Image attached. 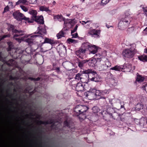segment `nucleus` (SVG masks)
<instances>
[{
	"instance_id": "obj_1",
	"label": "nucleus",
	"mask_w": 147,
	"mask_h": 147,
	"mask_svg": "<svg viewBox=\"0 0 147 147\" xmlns=\"http://www.w3.org/2000/svg\"><path fill=\"white\" fill-rule=\"evenodd\" d=\"M26 118L28 119L25 120L23 117V119H20L21 123L24 125L30 128L29 129H35L34 128L36 125H46L47 124H51V129H58V127L61 125L60 122L55 121L49 119L47 121H42L36 120L35 118L30 116L29 113L25 115ZM0 129H18L17 128H0ZM19 129H25V128H19ZM26 129H28L26 128Z\"/></svg>"
},
{
	"instance_id": "obj_2",
	"label": "nucleus",
	"mask_w": 147,
	"mask_h": 147,
	"mask_svg": "<svg viewBox=\"0 0 147 147\" xmlns=\"http://www.w3.org/2000/svg\"><path fill=\"white\" fill-rule=\"evenodd\" d=\"M109 92V89L100 90L95 88H90L88 93L87 94L86 96H89V98H90V96H92L93 98L94 96H95L96 98L97 99H105V98L103 96L105 95L108 94Z\"/></svg>"
},
{
	"instance_id": "obj_3",
	"label": "nucleus",
	"mask_w": 147,
	"mask_h": 147,
	"mask_svg": "<svg viewBox=\"0 0 147 147\" xmlns=\"http://www.w3.org/2000/svg\"><path fill=\"white\" fill-rule=\"evenodd\" d=\"M129 46L131 47L129 49H126L123 50L122 55L125 57L132 58L136 52V45L134 43L130 44Z\"/></svg>"
},
{
	"instance_id": "obj_4",
	"label": "nucleus",
	"mask_w": 147,
	"mask_h": 147,
	"mask_svg": "<svg viewBox=\"0 0 147 147\" xmlns=\"http://www.w3.org/2000/svg\"><path fill=\"white\" fill-rule=\"evenodd\" d=\"M130 19L127 17H123L119 23L118 27L121 30H124L129 26L131 22Z\"/></svg>"
},
{
	"instance_id": "obj_5",
	"label": "nucleus",
	"mask_w": 147,
	"mask_h": 147,
	"mask_svg": "<svg viewBox=\"0 0 147 147\" xmlns=\"http://www.w3.org/2000/svg\"><path fill=\"white\" fill-rule=\"evenodd\" d=\"M81 109L80 112H79L78 114H77V115L79 116L80 120L82 121L86 118V113L88 109V108L86 106L82 105Z\"/></svg>"
},
{
	"instance_id": "obj_6",
	"label": "nucleus",
	"mask_w": 147,
	"mask_h": 147,
	"mask_svg": "<svg viewBox=\"0 0 147 147\" xmlns=\"http://www.w3.org/2000/svg\"><path fill=\"white\" fill-rule=\"evenodd\" d=\"M88 81L94 82H100L102 81V78L98 74H92V77H91L90 75H88Z\"/></svg>"
},
{
	"instance_id": "obj_7",
	"label": "nucleus",
	"mask_w": 147,
	"mask_h": 147,
	"mask_svg": "<svg viewBox=\"0 0 147 147\" xmlns=\"http://www.w3.org/2000/svg\"><path fill=\"white\" fill-rule=\"evenodd\" d=\"M106 108L107 111H106L112 115L115 116L117 119L118 118L119 114L116 112L117 109L116 108H113V107H111L109 105L107 106Z\"/></svg>"
},
{
	"instance_id": "obj_8",
	"label": "nucleus",
	"mask_w": 147,
	"mask_h": 147,
	"mask_svg": "<svg viewBox=\"0 0 147 147\" xmlns=\"http://www.w3.org/2000/svg\"><path fill=\"white\" fill-rule=\"evenodd\" d=\"M101 30H100L92 29L88 31V35L91 36L92 37H95L96 38L100 37Z\"/></svg>"
},
{
	"instance_id": "obj_9",
	"label": "nucleus",
	"mask_w": 147,
	"mask_h": 147,
	"mask_svg": "<svg viewBox=\"0 0 147 147\" xmlns=\"http://www.w3.org/2000/svg\"><path fill=\"white\" fill-rule=\"evenodd\" d=\"M118 117L120 118V120L122 121L125 122H129L131 119L129 114L128 113H123L122 114H119Z\"/></svg>"
},
{
	"instance_id": "obj_10",
	"label": "nucleus",
	"mask_w": 147,
	"mask_h": 147,
	"mask_svg": "<svg viewBox=\"0 0 147 147\" xmlns=\"http://www.w3.org/2000/svg\"><path fill=\"white\" fill-rule=\"evenodd\" d=\"M102 115L103 116V119L105 121H110L111 119H116L115 116L114 115H112L111 114H109L106 111H103L101 113Z\"/></svg>"
},
{
	"instance_id": "obj_11",
	"label": "nucleus",
	"mask_w": 147,
	"mask_h": 147,
	"mask_svg": "<svg viewBox=\"0 0 147 147\" xmlns=\"http://www.w3.org/2000/svg\"><path fill=\"white\" fill-rule=\"evenodd\" d=\"M75 79L78 80H80L82 83H85L87 79V77L85 74L78 73L76 75Z\"/></svg>"
},
{
	"instance_id": "obj_12",
	"label": "nucleus",
	"mask_w": 147,
	"mask_h": 147,
	"mask_svg": "<svg viewBox=\"0 0 147 147\" xmlns=\"http://www.w3.org/2000/svg\"><path fill=\"white\" fill-rule=\"evenodd\" d=\"M46 43L50 44L51 45V47L49 49L50 50L53 48V46L57 44L58 43H57L56 41L54 40L53 39L47 38H45L44 41L43 42H42V44H43Z\"/></svg>"
},
{
	"instance_id": "obj_13",
	"label": "nucleus",
	"mask_w": 147,
	"mask_h": 147,
	"mask_svg": "<svg viewBox=\"0 0 147 147\" xmlns=\"http://www.w3.org/2000/svg\"><path fill=\"white\" fill-rule=\"evenodd\" d=\"M13 15L15 19L18 21H22V19L24 14L16 11L13 13Z\"/></svg>"
},
{
	"instance_id": "obj_14",
	"label": "nucleus",
	"mask_w": 147,
	"mask_h": 147,
	"mask_svg": "<svg viewBox=\"0 0 147 147\" xmlns=\"http://www.w3.org/2000/svg\"><path fill=\"white\" fill-rule=\"evenodd\" d=\"M85 52V50L83 49L80 47L79 49L76 51L75 53L78 58H80L81 59H83V54Z\"/></svg>"
},
{
	"instance_id": "obj_15",
	"label": "nucleus",
	"mask_w": 147,
	"mask_h": 147,
	"mask_svg": "<svg viewBox=\"0 0 147 147\" xmlns=\"http://www.w3.org/2000/svg\"><path fill=\"white\" fill-rule=\"evenodd\" d=\"M44 25L43 27H41V26H39L38 28V31L36 33L35 32V33H37L38 34L44 35V34H46V31Z\"/></svg>"
},
{
	"instance_id": "obj_16",
	"label": "nucleus",
	"mask_w": 147,
	"mask_h": 147,
	"mask_svg": "<svg viewBox=\"0 0 147 147\" xmlns=\"http://www.w3.org/2000/svg\"><path fill=\"white\" fill-rule=\"evenodd\" d=\"M33 20L37 22L39 24H44V18L42 16H37Z\"/></svg>"
},
{
	"instance_id": "obj_17",
	"label": "nucleus",
	"mask_w": 147,
	"mask_h": 147,
	"mask_svg": "<svg viewBox=\"0 0 147 147\" xmlns=\"http://www.w3.org/2000/svg\"><path fill=\"white\" fill-rule=\"evenodd\" d=\"M83 83H78L75 88L76 90L78 92L84 90L85 85Z\"/></svg>"
},
{
	"instance_id": "obj_18",
	"label": "nucleus",
	"mask_w": 147,
	"mask_h": 147,
	"mask_svg": "<svg viewBox=\"0 0 147 147\" xmlns=\"http://www.w3.org/2000/svg\"><path fill=\"white\" fill-rule=\"evenodd\" d=\"M28 13L31 16V18L32 20L36 18L38 14L36 10L31 9H29Z\"/></svg>"
},
{
	"instance_id": "obj_19",
	"label": "nucleus",
	"mask_w": 147,
	"mask_h": 147,
	"mask_svg": "<svg viewBox=\"0 0 147 147\" xmlns=\"http://www.w3.org/2000/svg\"><path fill=\"white\" fill-rule=\"evenodd\" d=\"M9 28L11 30L13 34L14 33H23L24 31L22 30H18L15 29V26L12 25H10L9 26Z\"/></svg>"
},
{
	"instance_id": "obj_20",
	"label": "nucleus",
	"mask_w": 147,
	"mask_h": 147,
	"mask_svg": "<svg viewBox=\"0 0 147 147\" xmlns=\"http://www.w3.org/2000/svg\"><path fill=\"white\" fill-rule=\"evenodd\" d=\"M89 54H95L98 51V47L95 45H91L89 50Z\"/></svg>"
},
{
	"instance_id": "obj_21",
	"label": "nucleus",
	"mask_w": 147,
	"mask_h": 147,
	"mask_svg": "<svg viewBox=\"0 0 147 147\" xmlns=\"http://www.w3.org/2000/svg\"><path fill=\"white\" fill-rule=\"evenodd\" d=\"M44 36L38 34L35 35V36L34 37H35L34 38L35 39V42L37 43L41 42L44 39Z\"/></svg>"
},
{
	"instance_id": "obj_22",
	"label": "nucleus",
	"mask_w": 147,
	"mask_h": 147,
	"mask_svg": "<svg viewBox=\"0 0 147 147\" xmlns=\"http://www.w3.org/2000/svg\"><path fill=\"white\" fill-rule=\"evenodd\" d=\"M102 63H104L105 66L107 67V69L109 67L111 66V64L109 62L108 59L106 57H103L102 58Z\"/></svg>"
},
{
	"instance_id": "obj_23",
	"label": "nucleus",
	"mask_w": 147,
	"mask_h": 147,
	"mask_svg": "<svg viewBox=\"0 0 147 147\" xmlns=\"http://www.w3.org/2000/svg\"><path fill=\"white\" fill-rule=\"evenodd\" d=\"M34 36L35 35H32L30 37L26 39L25 40V42L28 43L29 45L33 43L34 42H35V39L34 38L35 37H34Z\"/></svg>"
},
{
	"instance_id": "obj_24",
	"label": "nucleus",
	"mask_w": 147,
	"mask_h": 147,
	"mask_svg": "<svg viewBox=\"0 0 147 147\" xmlns=\"http://www.w3.org/2000/svg\"><path fill=\"white\" fill-rule=\"evenodd\" d=\"M91 44L88 42H84L82 44V45L81 47L82 49L85 50V51L87 49L89 50L90 49V47Z\"/></svg>"
},
{
	"instance_id": "obj_25",
	"label": "nucleus",
	"mask_w": 147,
	"mask_h": 147,
	"mask_svg": "<svg viewBox=\"0 0 147 147\" xmlns=\"http://www.w3.org/2000/svg\"><path fill=\"white\" fill-rule=\"evenodd\" d=\"M53 19L55 21L58 20L60 22L63 20L64 21V24H67L65 21V19L63 18L62 16L61 15H58L54 16L53 17Z\"/></svg>"
},
{
	"instance_id": "obj_26",
	"label": "nucleus",
	"mask_w": 147,
	"mask_h": 147,
	"mask_svg": "<svg viewBox=\"0 0 147 147\" xmlns=\"http://www.w3.org/2000/svg\"><path fill=\"white\" fill-rule=\"evenodd\" d=\"M94 57V59H96L97 62H101L102 58L103 57H105L102 55L101 54L98 53L95 54Z\"/></svg>"
},
{
	"instance_id": "obj_27",
	"label": "nucleus",
	"mask_w": 147,
	"mask_h": 147,
	"mask_svg": "<svg viewBox=\"0 0 147 147\" xmlns=\"http://www.w3.org/2000/svg\"><path fill=\"white\" fill-rule=\"evenodd\" d=\"M97 61L94 58L88 60V65L90 67H94L95 66Z\"/></svg>"
},
{
	"instance_id": "obj_28",
	"label": "nucleus",
	"mask_w": 147,
	"mask_h": 147,
	"mask_svg": "<svg viewBox=\"0 0 147 147\" xmlns=\"http://www.w3.org/2000/svg\"><path fill=\"white\" fill-rule=\"evenodd\" d=\"M39 10L41 11H45L47 13H50L51 11L49 9V7L45 5H42L39 7Z\"/></svg>"
},
{
	"instance_id": "obj_29",
	"label": "nucleus",
	"mask_w": 147,
	"mask_h": 147,
	"mask_svg": "<svg viewBox=\"0 0 147 147\" xmlns=\"http://www.w3.org/2000/svg\"><path fill=\"white\" fill-rule=\"evenodd\" d=\"M139 124L141 126H143L144 128H147V118L146 119V123L144 120L141 119L139 122Z\"/></svg>"
},
{
	"instance_id": "obj_30",
	"label": "nucleus",
	"mask_w": 147,
	"mask_h": 147,
	"mask_svg": "<svg viewBox=\"0 0 147 147\" xmlns=\"http://www.w3.org/2000/svg\"><path fill=\"white\" fill-rule=\"evenodd\" d=\"M138 58L140 61L145 62L147 61V55L144 54L138 56Z\"/></svg>"
},
{
	"instance_id": "obj_31",
	"label": "nucleus",
	"mask_w": 147,
	"mask_h": 147,
	"mask_svg": "<svg viewBox=\"0 0 147 147\" xmlns=\"http://www.w3.org/2000/svg\"><path fill=\"white\" fill-rule=\"evenodd\" d=\"M144 105L141 103H138L135 106V109L136 110L139 111L141 109H143Z\"/></svg>"
},
{
	"instance_id": "obj_32",
	"label": "nucleus",
	"mask_w": 147,
	"mask_h": 147,
	"mask_svg": "<svg viewBox=\"0 0 147 147\" xmlns=\"http://www.w3.org/2000/svg\"><path fill=\"white\" fill-rule=\"evenodd\" d=\"M83 74H96V72L94 70H92L91 69H88L87 70H84L83 71Z\"/></svg>"
},
{
	"instance_id": "obj_33",
	"label": "nucleus",
	"mask_w": 147,
	"mask_h": 147,
	"mask_svg": "<svg viewBox=\"0 0 147 147\" xmlns=\"http://www.w3.org/2000/svg\"><path fill=\"white\" fill-rule=\"evenodd\" d=\"M145 78L141 75H138L137 77L136 78V82H138V83H141L144 81Z\"/></svg>"
},
{
	"instance_id": "obj_34",
	"label": "nucleus",
	"mask_w": 147,
	"mask_h": 147,
	"mask_svg": "<svg viewBox=\"0 0 147 147\" xmlns=\"http://www.w3.org/2000/svg\"><path fill=\"white\" fill-rule=\"evenodd\" d=\"M101 65L99 67V71H104L106 70L107 69L104 63H102V62H100Z\"/></svg>"
},
{
	"instance_id": "obj_35",
	"label": "nucleus",
	"mask_w": 147,
	"mask_h": 147,
	"mask_svg": "<svg viewBox=\"0 0 147 147\" xmlns=\"http://www.w3.org/2000/svg\"><path fill=\"white\" fill-rule=\"evenodd\" d=\"M88 62V60H84L78 62V66L81 69H82L83 67L84 64Z\"/></svg>"
},
{
	"instance_id": "obj_36",
	"label": "nucleus",
	"mask_w": 147,
	"mask_h": 147,
	"mask_svg": "<svg viewBox=\"0 0 147 147\" xmlns=\"http://www.w3.org/2000/svg\"><path fill=\"white\" fill-rule=\"evenodd\" d=\"M7 64L9 66H13L16 65L15 61L13 59H11L6 62Z\"/></svg>"
},
{
	"instance_id": "obj_37",
	"label": "nucleus",
	"mask_w": 147,
	"mask_h": 147,
	"mask_svg": "<svg viewBox=\"0 0 147 147\" xmlns=\"http://www.w3.org/2000/svg\"><path fill=\"white\" fill-rule=\"evenodd\" d=\"M82 105H78L76 106L74 109V111L77 114H79V112H80V109H81V107Z\"/></svg>"
},
{
	"instance_id": "obj_38",
	"label": "nucleus",
	"mask_w": 147,
	"mask_h": 147,
	"mask_svg": "<svg viewBox=\"0 0 147 147\" xmlns=\"http://www.w3.org/2000/svg\"><path fill=\"white\" fill-rule=\"evenodd\" d=\"M64 33L62 30L60 31L57 34V36L58 39H60L62 37H64Z\"/></svg>"
},
{
	"instance_id": "obj_39",
	"label": "nucleus",
	"mask_w": 147,
	"mask_h": 147,
	"mask_svg": "<svg viewBox=\"0 0 147 147\" xmlns=\"http://www.w3.org/2000/svg\"><path fill=\"white\" fill-rule=\"evenodd\" d=\"M110 69L115 71H120L121 70H122V68L119 66L116 65L114 67L111 68H110Z\"/></svg>"
},
{
	"instance_id": "obj_40",
	"label": "nucleus",
	"mask_w": 147,
	"mask_h": 147,
	"mask_svg": "<svg viewBox=\"0 0 147 147\" xmlns=\"http://www.w3.org/2000/svg\"><path fill=\"white\" fill-rule=\"evenodd\" d=\"M70 122L68 120L65 121L63 122V126L64 127H70Z\"/></svg>"
},
{
	"instance_id": "obj_41",
	"label": "nucleus",
	"mask_w": 147,
	"mask_h": 147,
	"mask_svg": "<svg viewBox=\"0 0 147 147\" xmlns=\"http://www.w3.org/2000/svg\"><path fill=\"white\" fill-rule=\"evenodd\" d=\"M7 51H10V53L11 55L12 56H13V54L11 53V52L12 51H14V53H16V50L14 49H13L12 47L10 45H9V47L8 48Z\"/></svg>"
},
{
	"instance_id": "obj_42",
	"label": "nucleus",
	"mask_w": 147,
	"mask_h": 147,
	"mask_svg": "<svg viewBox=\"0 0 147 147\" xmlns=\"http://www.w3.org/2000/svg\"><path fill=\"white\" fill-rule=\"evenodd\" d=\"M67 42L69 44L70 43H76L78 42V40L75 39H72L71 38H69L67 40Z\"/></svg>"
},
{
	"instance_id": "obj_43",
	"label": "nucleus",
	"mask_w": 147,
	"mask_h": 147,
	"mask_svg": "<svg viewBox=\"0 0 147 147\" xmlns=\"http://www.w3.org/2000/svg\"><path fill=\"white\" fill-rule=\"evenodd\" d=\"M27 2V0H19L16 3V5H18L21 3L24 4H25Z\"/></svg>"
},
{
	"instance_id": "obj_44",
	"label": "nucleus",
	"mask_w": 147,
	"mask_h": 147,
	"mask_svg": "<svg viewBox=\"0 0 147 147\" xmlns=\"http://www.w3.org/2000/svg\"><path fill=\"white\" fill-rule=\"evenodd\" d=\"M125 66L126 68H127L128 69L127 70L130 71L132 70V65L131 64L127 63L125 64Z\"/></svg>"
},
{
	"instance_id": "obj_45",
	"label": "nucleus",
	"mask_w": 147,
	"mask_h": 147,
	"mask_svg": "<svg viewBox=\"0 0 147 147\" xmlns=\"http://www.w3.org/2000/svg\"><path fill=\"white\" fill-rule=\"evenodd\" d=\"M100 109L96 107H94L92 108V112L94 113H96L99 112Z\"/></svg>"
},
{
	"instance_id": "obj_46",
	"label": "nucleus",
	"mask_w": 147,
	"mask_h": 147,
	"mask_svg": "<svg viewBox=\"0 0 147 147\" xmlns=\"http://www.w3.org/2000/svg\"><path fill=\"white\" fill-rule=\"evenodd\" d=\"M23 33H14L15 34L13 35V39L16 38V37L19 36H21L24 35Z\"/></svg>"
},
{
	"instance_id": "obj_47",
	"label": "nucleus",
	"mask_w": 147,
	"mask_h": 147,
	"mask_svg": "<svg viewBox=\"0 0 147 147\" xmlns=\"http://www.w3.org/2000/svg\"><path fill=\"white\" fill-rule=\"evenodd\" d=\"M24 20H25L26 21L30 23H32V21H30V18H26V17L24 15L23 16V17L22 19V21Z\"/></svg>"
},
{
	"instance_id": "obj_48",
	"label": "nucleus",
	"mask_w": 147,
	"mask_h": 147,
	"mask_svg": "<svg viewBox=\"0 0 147 147\" xmlns=\"http://www.w3.org/2000/svg\"><path fill=\"white\" fill-rule=\"evenodd\" d=\"M21 9L24 12H26L28 11V7L22 5L20 6Z\"/></svg>"
},
{
	"instance_id": "obj_49",
	"label": "nucleus",
	"mask_w": 147,
	"mask_h": 147,
	"mask_svg": "<svg viewBox=\"0 0 147 147\" xmlns=\"http://www.w3.org/2000/svg\"><path fill=\"white\" fill-rule=\"evenodd\" d=\"M13 94H10V93H7V96L9 97L10 98H12V100H16V98H13Z\"/></svg>"
},
{
	"instance_id": "obj_50",
	"label": "nucleus",
	"mask_w": 147,
	"mask_h": 147,
	"mask_svg": "<svg viewBox=\"0 0 147 147\" xmlns=\"http://www.w3.org/2000/svg\"><path fill=\"white\" fill-rule=\"evenodd\" d=\"M130 14H129V13L128 11H126L125 13V16L123 17H128L131 20V18L129 16Z\"/></svg>"
},
{
	"instance_id": "obj_51",
	"label": "nucleus",
	"mask_w": 147,
	"mask_h": 147,
	"mask_svg": "<svg viewBox=\"0 0 147 147\" xmlns=\"http://www.w3.org/2000/svg\"><path fill=\"white\" fill-rule=\"evenodd\" d=\"M143 10L145 15L147 17V7H143Z\"/></svg>"
},
{
	"instance_id": "obj_52",
	"label": "nucleus",
	"mask_w": 147,
	"mask_h": 147,
	"mask_svg": "<svg viewBox=\"0 0 147 147\" xmlns=\"http://www.w3.org/2000/svg\"><path fill=\"white\" fill-rule=\"evenodd\" d=\"M9 8L8 6H6V7H5L4 8L3 13H4L9 11Z\"/></svg>"
},
{
	"instance_id": "obj_53",
	"label": "nucleus",
	"mask_w": 147,
	"mask_h": 147,
	"mask_svg": "<svg viewBox=\"0 0 147 147\" xmlns=\"http://www.w3.org/2000/svg\"><path fill=\"white\" fill-rule=\"evenodd\" d=\"M78 27V26L77 25L75 27L74 29L73 30H71V34L76 31V30H77Z\"/></svg>"
},
{
	"instance_id": "obj_54",
	"label": "nucleus",
	"mask_w": 147,
	"mask_h": 147,
	"mask_svg": "<svg viewBox=\"0 0 147 147\" xmlns=\"http://www.w3.org/2000/svg\"><path fill=\"white\" fill-rule=\"evenodd\" d=\"M10 34H8L7 35H4L2 37L0 40L3 39L6 37H10Z\"/></svg>"
},
{
	"instance_id": "obj_55",
	"label": "nucleus",
	"mask_w": 147,
	"mask_h": 147,
	"mask_svg": "<svg viewBox=\"0 0 147 147\" xmlns=\"http://www.w3.org/2000/svg\"><path fill=\"white\" fill-rule=\"evenodd\" d=\"M10 34H8L7 35H4L2 37L0 40L3 39L6 37H10Z\"/></svg>"
},
{
	"instance_id": "obj_56",
	"label": "nucleus",
	"mask_w": 147,
	"mask_h": 147,
	"mask_svg": "<svg viewBox=\"0 0 147 147\" xmlns=\"http://www.w3.org/2000/svg\"><path fill=\"white\" fill-rule=\"evenodd\" d=\"M13 39L15 40H16L19 43H20V42H21L23 40V38H16Z\"/></svg>"
},
{
	"instance_id": "obj_57",
	"label": "nucleus",
	"mask_w": 147,
	"mask_h": 147,
	"mask_svg": "<svg viewBox=\"0 0 147 147\" xmlns=\"http://www.w3.org/2000/svg\"><path fill=\"white\" fill-rule=\"evenodd\" d=\"M72 38H77L78 36V34L77 33H76L74 34H72Z\"/></svg>"
},
{
	"instance_id": "obj_58",
	"label": "nucleus",
	"mask_w": 147,
	"mask_h": 147,
	"mask_svg": "<svg viewBox=\"0 0 147 147\" xmlns=\"http://www.w3.org/2000/svg\"><path fill=\"white\" fill-rule=\"evenodd\" d=\"M91 21H91L90 22L88 23H86V24L85 26L86 27V28H89V25L90 24L92 23Z\"/></svg>"
},
{
	"instance_id": "obj_59",
	"label": "nucleus",
	"mask_w": 147,
	"mask_h": 147,
	"mask_svg": "<svg viewBox=\"0 0 147 147\" xmlns=\"http://www.w3.org/2000/svg\"><path fill=\"white\" fill-rule=\"evenodd\" d=\"M55 70H56V71L58 73H59L60 72V68L59 67H56L55 68Z\"/></svg>"
},
{
	"instance_id": "obj_60",
	"label": "nucleus",
	"mask_w": 147,
	"mask_h": 147,
	"mask_svg": "<svg viewBox=\"0 0 147 147\" xmlns=\"http://www.w3.org/2000/svg\"><path fill=\"white\" fill-rule=\"evenodd\" d=\"M30 116L32 117H34L36 116V114L35 113H33L32 112L30 113H29Z\"/></svg>"
},
{
	"instance_id": "obj_61",
	"label": "nucleus",
	"mask_w": 147,
	"mask_h": 147,
	"mask_svg": "<svg viewBox=\"0 0 147 147\" xmlns=\"http://www.w3.org/2000/svg\"><path fill=\"white\" fill-rule=\"evenodd\" d=\"M134 28L133 27H131L130 28H128L127 30V31L129 32V31H130L129 30L130 29H131V31H132L134 30Z\"/></svg>"
},
{
	"instance_id": "obj_62",
	"label": "nucleus",
	"mask_w": 147,
	"mask_h": 147,
	"mask_svg": "<svg viewBox=\"0 0 147 147\" xmlns=\"http://www.w3.org/2000/svg\"><path fill=\"white\" fill-rule=\"evenodd\" d=\"M147 29V27L144 30V32H145V33H144V34H147V32H146L147 31L146 30Z\"/></svg>"
},
{
	"instance_id": "obj_63",
	"label": "nucleus",
	"mask_w": 147,
	"mask_h": 147,
	"mask_svg": "<svg viewBox=\"0 0 147 147\" xmlns=\"http://www.w3.org/2000/svg\"><path fill=\"white\" fill-rule=\"evenodd\" d=\"M28 79L31 80H33L35 81V78H34L32 77H29Z\"/></svg>"
},
{
	"instance_id": "obj_64",
	"label": "nucleus",
	"mask_w": 147,
	"mask_h": 147,
	"mask_svg": "<svg viewBox=\"0 0 147 147\" xmlns=\"http://www.w3.org/2000/svg\"><path fill=\"white\" fill-rule=\"evenodd\" d=\"M40 115H37L36 116V117H35V118H36V120H37V119H39L40 118Z\"/></svg>"
}]
</instances>
